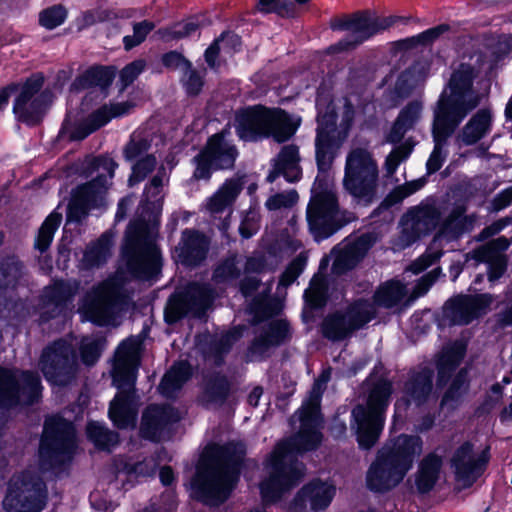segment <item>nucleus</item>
Masks as SVG:
<instances>
[{
	"instance_id": "obj_1",
	"label": "nucleus",
	"mask_w": 512,
	"mask_h": 512,
	"mask_svg": "<svg viewBox=\"0 0 512 512\" xmlns=\"http://www.w3.org/2000/svg\"><path fill=\"white\" fill-rule=\"evenodd\" d=\"M329 373L324 372L314 383L307 400L293 416L299 421V432L286 442L279 443L266 464V478L260 484L262 498L275 502L296 485L304 475V466L294 459L296 453L312 450L321 442L319 404Z\"/></svg>"
},
{
	"instance_id": "obj_2",
	"label": "nucleus",
	"mask_w": 512,
	"mask_h": 512,
	"mask_svg": "<svg viewBox=\"0 0 512 512\" xmlns=\"http://www.w3.org/2000/svg\"><path fill=\"white\" fill-rule=\"evenodd\" d=\"M245 452L242 443L208 446L192 480L194 496L210 506L223 503L234 486L237 465L242 461Z\"/></svg>"
},
{
	"instance_id": "obj_3",
	"label": "nucleus",
	"mask_w": 512,
	"mask_h": 512,
	"mask_svg": "<svg viewBox=\"0 0 512 512\" xmlns=\"http://www.w3.org/2000/svg\"><path fill=\"white\" fill-rule=\"evenodd\" d=\"M422 453L420 437L399 435L378 450L366 474L370 490L385 492L395 488L405 478L417 457Z\"/></svg>"
},
{
	"instance_id": "obj_4",
	"label": "nucleus",
	"mask_w": 512,
	"mask_h": 512,
	"mask_svg": "<svg viewBox=\"0 0 512 512\" xmlns=\"http://www.w3.org/2000/svg\"><path fill=\"white\" fill-rule=\"evenodd\" d=\"M141 341L130 337L118 346L113 360L112 376L120 390L110 404L109 417L118 428L134 427L137 400L133 393L140 363Z\"/></svg>"
},
{
	"instance_id": "obj_5",
	"label": "nucleus",
	"mask_w": 512,
	"mask_h": 512,
	"mask_svg": "<svg viewBox=\"0 0 512 512\" xmlns=\"http://www.w3.org/2000/svg\"><path fill=\"white\" fill-rule=\"evenodd\" d=\"M463 206H456L450 214L441 221V209L435 203L422 202L411 208L401 220L402 231L398 246L404 248L422 235H426L439 227V233L456 237L473 223L472 218L464 216Z\"/></svg>"
},
{
	"instance_id": "obj_6",
	"label": "nucleus",
	"mask_w": 512,
	"mask_h": 512,
	"mask_svg": "<svg viewBox=\"0 0 512 512\" xmlns=\"http://www.w3.org/2000/svg\"><path fill=\"white\" fill-rule=\"evenodd\" d=\"M297 127L298 124L281 109L255 106L241 111L236 116L237 134L245 141L272 137L278 143H282L295 134Z\"/></svg>"
},
{
	"instance_id": "obj_7",
	"label": "nucleus",
	"mask_w": 512,
	"mask_h": 512,
	"mask_svg": "<svg viewBox=\"0 0 512 512\" xmlns=\"http://www.w3.org/2000/svg\"><path fill=\"white\" fill-rule=\"evenodd\" d=\"M157 224L142 220L130 224L123 255L129 270L137 277L150 279L160 269V255L155 245Z\"/></svg>"
},
{
	"instance_id": "obj_8",
	"label": "nucleus",
	"mask_w": 512,
	"mask_h": 512,
	"mask_svg": "<svg viewBox=\"0 0 512 512\" xmlns=\"http://www.w3.org/2000/svg\"><path fill=\"white\" fill-rule=\"evenodd\" d=\"M477 74L472 65L461 64L452 74L448 88L442 92L434 116L460 124L480 104L481 96L472 87Z\"/></svg>"
},
{
	"instance_id": "obj_9",
	"label": "nucleus",
	"mask_w": 512,
	"mask_h": 512,
	"mask_svg": "<svg viewBox=\"0 0 512 512\" xmlns=\"http://www.w3.org/2000/svg\"><path fill=\"white\" fill-rule=\"evenodd\" d=\"M390 394L391 384L380 380L370 388L366 404H359L353 409L352 428L361 448L370 449L377 442L383 428L384 412Z\"/></svg>"
},
{
	"instance_id": "obj_10",
	"label": "nucleus",
	"mask_w": 512,
	"mask_h": 512,
	"mask_svg": "<svg viewBox=\"0 0 512 512\" xmlns=\"http://www.w3.org/2000/svg\"><path fill=\"white\" fill-rule=\"evenodd\" d=\"M378 164L371 151L352 148L346 156L343 186L359 202L371 203L378 187Z\"/></svg>"
},
{
	"instance_id": "obj_11",
	"label": "nucleus",
	"mask_w": 512,
	"mask_h": 512,
	"mask_svg": "<svg viewBox=\"0 0 512 512\" xmlns=\"http://www.w3.org/2000/svg\"><path fill=\"white\" fill-rule=\"evenodd\" d=\"M93 167L103 173L92 181L76 188L68 206V221H80L92 208L105 204V196L109 188L107 176L111 179L117 167L111 158L100 157L92 161Z\"/></svg>"
},
{
	"instance_id": "obj_12",
	"label": "nucleus",
	"mask_w": 512,
	"mask_h": 512,
	"mask_svg": "<svg viewBox=\"0 0 512 512\" xmlns=\"http://www.w3.org/2000/svg\"><path fill=\"white\" fill-rule=\"evenodd\" d=\"M349 220L340 211L334 190L328 186L322 188L320 183L316 184L307 207V221L315 238L322 239L332 235Z\"/></svg>"
},
{
	"instance_id": "obj_13",
	"label": "nucleus",
	"mask_w": 512,
	"mask_h": 512,
	"mask_svg": "<svg viewBox=\"0 0 512 512\" xmlns=\"http://www.w3.org/2000/svg\"><path fill=\"white\" fill-rule=\"evenodd\" d=\"M124 297L123 280L117 274L89 292L80 310L84 319L98 325L110 324L119 312Z\"/></svg>"
},
{
	"instance_id": "obj_14",
	"label": "nucleus",
	"mask_w": 512,
	"mask_h": 512,
	"mask_svg": "<svg viewBox=\"0 0 512 512\" xmlns=\"http://www.w3.org/2000/svg\"><path fill=\"white\" fill-rule=\"evenodd\" d=\"M3 505L8 512H40L45 505L43 481L31 473L14 476Z\"/></svg>"
},
{
	"instance_id": "obj_15",
	"label": "nucleus",
	"mask_w": 512,
	"mask_h": 512,
	"mask_svg": "<svg viewBox=\"0 0 512 512\" xmlns=\"http://www.w3.org/2000/svg\"><path fill=\"white\" fill-rule=\"evenodd\" d=\"M76 447L73 425L61 417L46 420L40 445V456L51 463L60 464L70 458Z\"/></svg>"
},
{
	"instance_id": "obj_16",
	"label": "nucleus",
	"mask_w": 512,
	"mask_h": 512,
	"mask_svg": "<svg viewBox=\"0 0 512 512\" xmlns=\"http://www.w3.org/2000/svg\"><path fill=\"white\" fill-rule=\"evenodd\" d=\"M40 392V379L36 374L12 372L0 368V404L2 406L32 404L38 399Z\"/></svg>"
},
{
	"instance_id": "obj_17",
	"label": "nucleus",
	"mask_w": 512,
	"mask_h": 512,
	"mask_svg": "<svg viewBox=\"0 0 512 512\" xmlns=\"http://www.w3.org/2000/svg\"><path fill=\"white\" fill-rule=\"evenodd\" d=\"M374 315V306L368 301L359 300L345 312L327 316L322 323L323 335L332 341L343 340L363 327Z\"/></svg>"
},
{
	"instance_id": "obj_18",
	"label": "nucleus",
	"mask_w": 512,
	"mask_h": 512,
	"mask_svg": "<svg viewBox=\"0 0 512 512\" xmlns=\"http://www.w3.org/2000/svg\"><path fill=\"white\" fill-rule=\"evenodd\" d=\"M40 367L48 381L57 385L67 384L77 368L72 344L59 340L47 347L42 353Z\"/></svg>"
},
{
	"instance_id": "obj_19",
	"label": "nucleus",
	"mask_w": 512,
	"mask_h": 512,
	"mask_svg": "<svg viewBox=\"0 0 512 512\" xmlns=\"http://www.w3.org/2000/svg\"><path fill=\"white\" fill-rule=\"evenodd\" d=\"M397 17H372L368 13L354 14L342 20L338 28L347 32V37L332 47L333 50H348L356 47L376 33L388 29Z\"/></svg>"
},
{
	"instance_id": "obj_20",
	"label": "nucleus",
	"mask_w": 512,
	"mask_h": 512,
	"mask_svg": "<svg viewBox=\"0 0 512 512\" xmlns=\"http://www.w3.org/2000/svg\"><path fill=\"white\" fill-rule=\"evenodd\" d=\"M42 85L43 78L37 75L29 78L21 86L13 107L19 120L28 124H36L42 118L48 104L52 101L48 92L38 95Z\"/></svg>"
},
{
	"instance_id": "obj_21",
	"label": "nucleus",
	"mask_w": 512,
	"mask_h": 512,
	"mask_svg": "<svg viewBox=\"0 0 512 512\" xmlns=\"http://www.w3.org/2000/svg\"><path fill=\"white\" fill-rule=\"evenodd\" d=\"M347 136L348 128L338 129L335 126L333 114H326L319 118L315 148L317 165L321 171H327L331 167Z\"/></svg>"
},
{
	"instance_id": "obj_22",
	"label": "nucleus",
	"mask_w": 512,
	"mask_h": 512,
	"mask_svg": "<svg viewBox=\"0 0 512 512\" xmlns=\"http://www.w3.org/2000/svg\"><path fill=\"white\" fill-rule=\"evenodd\" d=\"M487 461L485 449H476L469 442L459 446L451 458L457 484L462 488L471 486L483 473Z\"/></svg>"
},
{
	"instance_id": "obj_23",
	"label": "nucleus",
	"mask_w": 512,
	"mask_h": 512,
	"mask_svg": "<svg viewBox=\"0 0 512 512\" xmlns=\"http://www.w3.org/2000/svg\"><path fill=\"white\" fill-rule=\"evenodd\" d=\"M493 297L489 294L460 295L448 301L444 317L452 324L464 325L487 313Z\"/></svg>"
},
{
	"instance_id": "obj_24",
	"label": "nucleus",
	"mask_w": 512,
	"mask_h": 512,
	"mask_svg": "<svg viewBox=\"0 0 512 512\" xmlns=\"http://www.w3.org/2000/svg\"><path fill=\"white\" fill-rule=\"evenodd\" d=\"M213 298V293L208 286L193 284L184 297L170 299L165 310L166 320L175 322L189 311L201 315L210 306Z\"/></svg>"
},
{
	"instance_id": "obj_25",
	"label": "nucleus",
	"mask_w": 512,
	"mask_h": 512,
	"mask_svg": "<svg viewBox=\"0 0 512 512\" xmlns=\"http://www.w3.org/2000/svg\"><path fill=\"white\" fill-rule=\"evenodd\" d=\"M180 419L179 413L170 406L151 405L143 413L142 436L154 441L163 439L171 424Z\"/></svg>"
},
{
	"instance_id": "obj_26",
	"label": "nucleus",
	"mask_w": 512,
	"mask_h": 512,
	"mask_svg": "<svg viewBox=\"0 0 512 512\" xmlns=\"http://www.w3.org/2000/svg\"><path fill=\"white\" fill-rule=\"evenodd\" d=\"M373 244V238L369 234L362 235L354 240H346L339 244L331 252L334 257L332 270L336 274H342L352 269L367 253Z\"/></svg>"
},
{
	"instance_id": "obj_27",
	"label": "nucleus",
	"mask_w": 512,
	"mask_h": 512,
	"mask_svg": "<svg viewBox=\"0 0 512 512\" xmlns=\"http://www.w3.org/2000/svg\"><path fill=\"white\" fill-rule=\"evenodd\" d=\"M335 495V488L325 482L314 481L305 485L290 505L293 512H306L307 506L314 512L325 509Z\"/></svg>"
},
{
	"instance_id": "obj_28",
	"label": "nucleus",
	"mask_w": 512,
	"mask_h": 512,
	"mask_svg": "<svg viewBox=\"0 0 512 512\" xmlns=\"http://www.w3.org/2000/svg\"><path fill=\"white\" fill-rule=\"evenodd\" d=\"M77 289L76 284L63 281H57L46 287L39 306L41 320L48 321L60 315Z\"/></svg>"
},
{
	"instance_id": "obj_29",
	"label": "nucleus",
	"mask_w": 512,
	"mask_h": 512,
	"mask_svg": "<svg viewBox=\"0 0 512 512\" xmlns=\"http://www.w3.org/2000/svg\"><path fill=\"white\" fill-rule=\"evenodd\" d=\"M134 107L135 103L132 101L104 105L92 113L83 125L72 133L71 138L75 140L84 139L111 119L128 114Z\"/></svg>"
},
{
	"instance_id": "obj_30",
	"label": "nucleus",
	"mask_w": 512,
	"mask_h": 512,
	"mask_svg": "<svg viewBox=\"0 0 512 512\" xmlns=\"http://www.w3.org/2000/svg\"><path fill=\"white\" fill-rule=\"evenodd\" d=\"M288 333L289 328L285 321L275 320L270 322L253 341L248 350L247 359L249 361L261 359L270 348L283 342Z\"/></svg>"
},
{
	"instance_id": "obj_31",
	"label": "nucleus",
	"mask_w": 512,
	"mask_h": 512,
	"mask_svg": "<svg viewBox=\"0 0 512 512\" xmlns=\"http://www.w3.org/2000/svg\"><path fill=\"white\" fill-rule=\"evenodd\" d=\"M208 251L207 239L192 230H185L175 248V258L186 266H196L205 258Z\"/></svg>"
},
{
	"instance_id": "obj_32",
	"label": "nucleus",
	"mask_w": 512,
	"mask_h": 512,
	"mask_svg": "<svg viewBox=\"0 0 512 512\" xmlns=\"http://www.w3.org/2000/svg\"><path fill=\"white\" fill-rule=\"evenodd\" d=\"M227 134V131H222L213 135L203 150L204 156L211 161L214 168H232L238 155L235 146L226 139Z\"/></svg>"
},
{
	"instance_id": "obj_33",
	"label": "nucleus",
	"mask_w": 512,
	"mask_h": 512,
	"mask_svg": "<svg viewBox=\"0 0 512 512\" xmlns=\"http://www.w3.org/2000/svg\"><path fill=\"white\" fill-rule=\"evenodd\" d=\"M423 104L414 100L405 105L395 119L386 140L390 143L400 142L405 134L413 130L422 117Z\"/></svg>"
},
{
	"instance_id": "obj_34",
	"label": "nucleus",
	"mask_w": 512,
	"mask_h": 512,
	"mask_svg": "<svg viewBox=\"0 0 512 512\" xmlns=\"http://www.w3.org/2000/svg\"><path fill=\"white\" fill-rule=\"evenodd\" d=\"M459 124H454L442 117L434 116L433 138L435 142L434 150L427 161L429 173L436 172L443 164L446 154L443 152L444 144L447 138L454 132Z\"/></svg>"
},
{
	"instance_id": "obj_35",
	"label": "nucleus",
	"mask_w": 512,
	"mask_h": 512,
	"mask_svg": "<svg viewBox=\"0 0 512 512\" xmlns=\"http://www.w3.org/2000/svg\"><path fill=\"white\" fill-rule=\"evenodd\" d=\"M283 175L289 182L297 181L301 176L299 167V154L295 146H285L275 160L274 169L267 176L268 182H273L279 176Z\"/></svg>"
},
{
	"instance_id": "obj_36",
	"label": "nucleus",
	"mask_w": 512,
	"mask_h": 512,
	"mask_svg": "<svg viewBox=\"0 0 512 512\" xmlns=\"http://www.w3.org/2000/svg\"><path fill=\"white\" fill-rule=\"evenodd\" d=\"M492 125V114L489 109H480L463 127L457 141L463 145H473L485 137Z\"/></svg>"
},
{
	"instance_id": "obj_37",
	"label": "nucleus",
	"mask_w": 512,
	"mask_h": 512,
	"mask_svg": "<svg viewBox=\"0 0 512 512\" xmlns=\"http://www.w3.org/2000/svg\"><path fill=\"white\" fill-rule=\"evenodd\" d=\"M441 468V457L435 454L427 455L420 462L418 470L414 475L416 490L421 494L431 491L440 478Z\"/></svg>"
},
{
	"instance_id": "obj_38",
	"label": "nucleus",
	"mask_w": 512,
	"mask_h": 512,
	"mask_svg": "<svg viewBox=\"0 0 512 512\" xmlns=\"http://www.w3.org/2000/svg\"><path fill=\"white\" fill-rule=\"evenodd\" d=\"M242 190L238 179L227 180L208 200L206 208L212 215L224 212L236 200Z\"/></svg>"
},
{
	"instance_id": "obj_39",
	"label": "nucleus",
	"mask_w": 512,
	"mask_h": 512,
	"mask_svg": "<svg viewBox=\"0 0 512 512\" xmlns=\"http://www.w3.org/2000/svg\"><path fill=\"white\" fill-rule=\"evenodd\" d=\"M432 376V371L425 369L414 375L407 382L405 392L409 401L419 405L426 402L432 396Z\"/></svg>"
},
{
	"instance_id": "obj_40",
	"label": "nucleus",
	"mask_w": 512,
	"mask_h": 512,
	"mask_svg": "<svg viewBox=\"0 0 512 512\" xmlns=\"http://www.w3.org/2000/svg\"><path fill=\"white\" fill-rule=\"evenodd\" d=\"M190 377L187 363L175 364L163 377L159 390L165 397H172Z\"/></svg>"
},
{
	"instance_id": "obj_41",
	"label": "nucleus",
	"mask_w": 512,
	"mask_h": 512,
	"mask_svg": "<svg viewBox=\"0 0 512 512\" xmlns=\"http://www.w3.org/2000/svg\"><path fill=\"white\" fill-rule=\"evenodd\" d=\"M190 377L187 363L175 364L163 377L159 390L165 397H172Z\"/></svg>"
},
{
	"instance_id": "obj_42",
	"label": "nucleus",
	"mask_w": 512,
	"mask_h": 512,
	"mask_svg": "<svg viewBox=\"0 0 512 512\" xmlns=\"http://www.w3.org/2000/svg\"><path fill=\"white\" fill-rule=\"evenodd\" d=\"M112 238L103 234L96 242L89 245L84 253L82 262L86 267H98L111 256Z\"/></svg>"
},
{
	"instance_id": "obj_43",
	"label": "nucleus",
	"mask_w": 512,
	"mask_h": 512,
	"mask_svg": "<svg viewBox=\"0 0 512 512\" xmlns=\"http://www.w3.org/2000/svg\"><path fill=\"white\" fill-rule=\"evenodd\" d=\"M240 46V38L231 33L223 34L205 52V60L211 68L217 66L216 57L231 55Z\"/></svg>"
},
{
	"instance_id": "obj_44",
	"label": "nucleus",
	"mask_w": 512,
	"mask_h": 512,
	"mask_svg": "<svg viewBox=\"0 0 512 512\" xmlns=\"http://www.w3.org/2000/svg\"><path fill=\"white\" fill-rule=\"evenodd\" d=\"M405 295V286L398 281H391L377 290L374 300L379 306L390 308L400 303Z\"/></svg>"
},
{
	"instance_id": "obj_45",
	"label": "nucleus",
	"mask_w": 512,
	"mask_h": 512,
	"mask_svg": "<svg viewBox=\"0 0 512 512\" xmlns=\"http://www.w3.org/2000/svg\"><path fill=\"white\" fill-rule=\"evenodd\" d=\"M88 438L94 445L103 450H110L118 444V435L99 422H89L86 428Z\"/></svg>"
},
{
	"instance_id": "obj_46",
	"label": "nucleus",
	"mask_w": 512,
	"mask_h": 512,
	"mask_svg": "<svg viewBox=\"0 0 512 512\" xmlns=\"http://www.w3.org/2000/svg\"><path fill=\"white\" fill-rule=\"evenodd\" d=\"M243 267L242 259L231 256L225 259L214 271V281L217 284H229L237 280Z\"/></svg>"
},
{
	"instance_id": "obj_47",
	"label": "nucleus",
	"mask_w": 512,
	"mask_h": 512,
	"mask_svg": "<svg viewBox=\"0 0 512 512\" xmlns=\"http://www.w3.org/2000/svg\"><path fill=\"white\" fill-rule=\"evenodd\" d=\"M229 392L228 381L224 377H216L208 381L203 393V401L218 405L224 402Z\"/></svg>"
},
{
	"instance_id": "obj_48",
	"label": "nucleus",
	"mask_w": 512,
	"mask_h": 512,
	"mask_svg": "<svg viewBox=\"0 0 512 512\" xmlns=\"http://www.w3.org/2000/svg\"><path fill=\"white\" fill-rule=\"evenodd\" d=\"M62 221V214L54 211L44 221L39 229L36 240V247L40 251H45L52 242L53 236Z\"/></svg>"
},
{
	"instance_id": "obj_49",
	"label": "nucleus",
	"mask_w": 512,
	"mask_h": 512,
	"mask_svg": "<svg viewBox=\"0 0 512 512\" xmlns=\"http://www.w3.org/2000/svg\"><path fill=\"white\" fill-rule=\"evenodd\" d=\"M464 353L465 345L463 342H455L443 351L439 362L440 379H443L446 372L460 363Z\"/></svg>"
},
{
	"instance_id": "obj_50",
	"label": "nucleus",
	"mask_w": 512,
	"mask_h": 512,
	"mask_svg": "<svg viewBox=\"0 0 512 512\" xmlns=\"http://www.w3.org/2000/svg\"><path fill=\"white\" fill-rule=\"evenodd\" d=\"M104 345L105 339L102 337H84L80 346L82 361L87 365L94 364L99 358Z\"/></svg>"
},
{
	"instance_id": "obj_51",
	"label": "nucleus",
	"mask_w": 512,
	"mask_h": 512,
	"mask_svg": "<svg viewBox=\"0 0 512 512\" xmlns=\"http://www.w3.org/2000/svg\"><path fill=\"white\" fill-rule=\"evenodd\" d=\"M241 335V330L238 328H235L232 331L222 335L213 343L208 358L212 359L216 364L219 363L222 355L229 351L232 345L240 339Z\"/></svg>"
},
{
	"instance_id": "obj_52",
	"label": "nucleus",
	"mask_w": 512,
	"mask_h": 512,
	"mask_svg": "<svg viewBox=\"0 0 512 512\" xmlns=\"http://www.w3.org/2000/svg\"><path fill=\"white\" fill-rule=\"evenodd\" d=\"M326 282L322 276H314L305 291L306 301L313 307H321L326 302Z\"/></svg>"
},
{
	"instance_id": "obj_53",
	"label": "nucleus",
	"mask_w": 512,
	"mask_h": 512,
	"mask_svg": "<svg viewBox=\"0 0 512 512\" xmlns=\"http://www.w3.org/2000/svg\"><path fill=\"white\" fill-rule=\"evenodd\" d=\"M414 147V143L411 139H407L403 144L396 147L390 154L387 156L385 161V170L387 175L391 176L396 171L399 164L408 158L412 149Z\"/></svg>"
},
{
	"instance_id": "obj_54",
	"label": "nucleus",
	"mask_w": 512,
	"mask_h": 512,
	"mask_svg": "<svg viewBox=\"0 0 512 512\" xmlns=\"http://www.w3.org/2000/svg\"><path fill=\"white\" fill-rule=\"evenodd\" d=\"M199 25L194 21L176 24L169 28L160 29L157 33L164 41L179 40L190 36L198 30Z\"/></svg>"
},
{
	"instance_id": "obj_55",
	"label": "nucleus",
	"mask_w": 512,
	"mask_h": 512,
	"mask_svg": "<svg viewBox=\"0 0 512 512\" xmlns=\"http://www.w3.org/2000/svg\"><path fill=\"white\" fill-rule=\"evenodd\" d=\"M66 15L67 12L64 7L55 5L40 13L39 22L46 29H54L64 22Z\"/></svg>"
},
{
	"instance_id": "obj_56",
	"label": "nucleus",
	"mask_w": 512,
	"mask_h": 512,
	"mask_svg": "<svg viewBox=\"0 0 512 512\" xmlns=\"http://www.w3.org/2000/svg\"><path fill=\"white\" fill-rule=\"evenodd\" d=\"M466 372L460 371L456 378L453 380L449 390L445 394L442 400V404L445 406L453 407L454 403L463 395L466 391Z\"/></svg>"
},
{
	"instance_id": "obj_57",
	"label": "nucleus",
	"mask_w": 512,
	"mask_h": 512,
	"mask_svg": "<svg viewBox=\"0 0 512 512\" xmlns=\"http://www.w3.org/2000/svg\"><path fill=\"white\" fill-rule=\"evenodd\" d=\"M154 28V24L149 21H142L134 24L133 26V34L125 36L123 39L125 48L127 50L139 45L142 43L148 33Z\"/></svg>"
},
{
	"instance_id": "obj_58",
	"label": "nucleus",
	"mask_w": 512,
	"mask_h": 512,
	"mask_svg": "<svg viewBox=\"0 0 512 512\" xmlns=\"http://www.w3.org/2000/svg\"><path fill=\"white\" fill-rule=\"evenodd\" d=\"M425 185L423 178L416 179L410 182H406L403 185L396 187L388 196L390 204H395L402 201L404 198L410 196L416 191L420 190Z\"/></svg>"
},
{
	"instance_id": "obj_59",
	"label": "nucleus",
	"mask_w": 512,
	"mask_h": 512,
	"mask_svg": "<svg viewBox=\"0 0 512 512\" xmlns=\"http://www.w3.org/2000/svg\"><path fill=\"white\" fill-rule=\"evenodd\" d=\"M298 200V194L295 190H289L282 193H276L270 196L265 205L269 210H279L281 208L292 207Z\"/></svg>"
},
{
	"instance_id": "obj_60",
	"label": "nucleus",
	"mask_w": 512,
	"mask_h": 512,
	"mask_svg": "<svg viewBox=\"0 0 512 512\" xmlns=\"http://www.w3.org/2000/svg\"><path fill=\"white\" fill-rule=\"evenodd\" d=\"M480 258L485 261H490L489 266V280L495 281L499 279L505 269H506V260L505 257L501 254H497L496 256L490 255V250H483L480 252Z\"/></svg>"
},
{
	"instance_id": "obj_61",
	"label": "nucleus",
	"mask_w": 512,
	"mask_h": 512,
	"mask_svg": "<svg viewBox=\"0 0 512 512\" xmlns=\"http://www.w3.org/2000/svg\"><path fill=\"white\" fill-rule=\"evenodd\" d=\"M156 162V158L153 155H147L140 159L133 166L132 175L129 178V184L133 185L134 183L144 179V177L154 169Z\"/></svg>"
},
{
	"instance_id": "obj_62",
	"label": "nucleus",
	"mask_w": 512,
	"mask_h": 512,
	"mask_svg": "<svg viewBox=\"0 0 512 512\" xmlns=\"http://www.w3.org/2000/svg\"><path fill=\"white\" fill-rule=\"evenodd\" d=\"M306 256L303 254L298 255L287 267L285 272L282 274L279 284L287 287L295 281L300 275L306 265Z\"/></svg>"
},
{
	"instance_id": "obj_63",
	"label": "nucleus",
	"mask_w": 512,
	"mask_h": 512,
	"mask_svg": "<svg viewBox=\"0 0 512 512\" xmlns=\"http://www.w3.org/2000/svg\"><path fill=\"white\" fill-rule=\"evenodd\" d=\"M150 144L148 140L133 137L124 149L127 160H133L148 151Z\"/></svg>"
},
{
	"instance_id": "obj_64",
	"label": "nucleus",
	"mask_w": 512,
	"mask_h": 512,
	"mask_svg": "<svg viewBox=\"0 0 512 512\" xmlns=\"http://www.w3.org/2000/svg\"><path fill=\"white\" fill-rule=\"evenodd\" d=\"M422 78L415 76V68L403 72L396 83V89L401 94L409 93Z\"/></svg>"
}]
</instances>
